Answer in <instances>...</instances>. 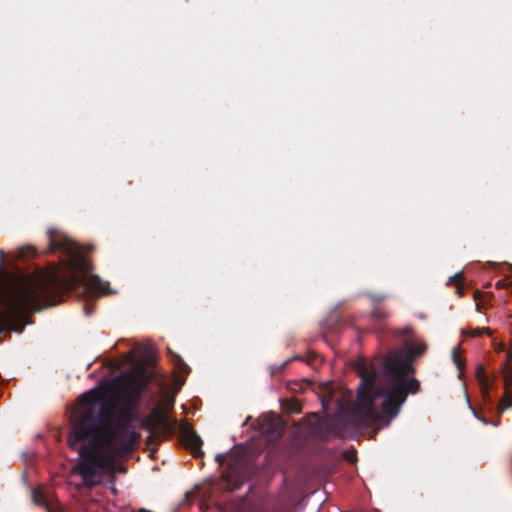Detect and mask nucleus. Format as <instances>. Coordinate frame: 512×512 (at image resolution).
<instances>
[{"instance_id":"nucleus-1","label":"nucleus","mask_w":512,"mask_h":512,"mask_svg":"<svg viewBox=\"0 0 512 512\" xmlns=\"http://www.w3.org/2000/svg\"><path fill=\"white\" fill-rule=\"evenodd\" d=\"M133 419L134 414L122 408L117 415L115 404L103 398L99 388L79 397L70 418L68 445L78 452L72 472L81 477L83 486L96 487L105 472H113V459L104 450L121 457L138 445L140 434L131 425Z\"/></svg>"},{"instance_id":"nucleus-2","label":"nucleus","mask_w":512,"mask_h":512,"mask_svg":"<svg viewBox=\"0 0 512 512\" xmlns=\"http://www.w3.org/2000/svg\"><path fill=\"white\" fill-rule=\"evenodd\" d=\"M48 247L45 253L61 252L70 256V272L61 275L57 271L44 274L41 278L25 277L14 279L11 285L3 289L0 311V332L18 331V319L27 313L37 312L44 307L60 303L63 297L83 285L85 292L97 296L111 293L109 284L97 275H89L91 264L78 254L75 242L61 231L47 230Z\"/></svg>"},{"instance_id":"nucleus-3","label":"nucleus","mask_w":512,"mask_h":512,"mask_svg":"<svg viewBox=\"0 0 512 512\" xmlns=\"http://www.w3.org/2000/svg\"><path fill=\"white\" fill-rule=\"evenodd\" d=\"M413 361L399 353L377 359V364L363 357L356 360L353 368L360 377L356 402L345 420L328 424V433L344 438L346 425L372 427L397 416L407 396L421 390L420 382L412 376L416 371Z\"/></svg>"},{"instance_id":"nucleus-4","label":"nucleus","mask_w":512,"mask_h":512,"mask_svg":"<svg viewBox=\"0 0 512 512\" xmlns=\"http://www.w3.org/2000/svg\"><path fill=\"white\" fill-rule=\"evenodd\" d=\"M152 378L153 374L144 367L124 373L116 378L121 388L122 409L134 414L142 394Z\"/></svg>"},{"instance_id":"nucleus-5","label":"nucleus","mask_w":512,"mask_h":512,"mask_svg":"<svg viewBox=\"0 0 512 512\" xmlns=\"http://www.w3.org/2000/svg\"><path fill=\"white\" fill-rule=\"evenodd\" d=\"M142 427L149 433V443L156 444L160 438L159 430L168 428V419L162 411L154 409L143 421Z\"/></svg>"},{"instance_id":"nucleus-6","label":"nucleus","mask_w":512,"mask_h":512,"mask_svg":"<svg viewBox=\"0 0 512 512\" xmlns=\"http://www.w3.org/2000/svg\"><path fill=\"white\" fill-rule=\"evenodd\" d=\"M181 441L183 445L191 451L194 457H202L204 455L201 449L203 441L192 427L188 425L183 426L181 430Z\"/></svg>"},{"instance_id":"nucleus-7","label":"nucleus","mask_w":512,"mask_h":512,"mask_svg":"<svg viewBox=\"0 0 512 512\" xmlns=\"http://www.w3.org/2000/svg\"><path fill=\"white\" fill-rule=\"evenodd\" d=\"M476 379H477V381L479 383L483 400L485 401V403L491 404L492 400H491V397H490V394H489V389H490L489 380H488V376L486 374V371H485V368H484L483 365H478L477 366V368H476Z\"/></svg>"},{"instance_id":"nucleus-8","label":"nucleus","mask_w":512,"mask_h":512,"mask_svg":"<svg viewBox=\"0 0 512 512\" xmlns=\"http://www.w3.org/2000/svg\"><path fill=\"white\" fill-rule=\"evenodd\" d=\"M279 426L275 415L267 414L260 419L259 430L262 434L274 435L278 432Z\"/></svg>"},{"instance_id":"nucleus-9","label":"nucleus","mask_w":512,"mask_h":512,"mask_svg":"<svg viewBox=\"0 0 512 512\" xmlns=\"http://www.w3.org/2000/svg\"><path fill=\"white\" fill-rule=\"evenodd\" d=\"M103 453L110 456L113 459V463H115V461H114V456H116L115 454H113L111 451H108V450H104ZM116 472L126 473V469L124 466H116V464H114L113 472H111V473L105 472L103 474L101 482L98 485H101L106 478H110L111 481H113Z\"/></svg>"},{"instance_id":"nucleus-10","label":"nucleus","mask_w":512,"mask_h":512,"mask_svg":"<svg viewBox=\"0 0 512 512\" xmlns=\"http://www.w3.org/2000/svg\"><path fill=\"white\" fill-rule=\"evenodd\" d=\"M461 333L464 336H468V337H472V338L480 337L484 334H486L488 336L492 335V331L489 328H479V327L462 329Z\"/></svg>"},{"instance_id":"nucleus-11","label":"nucleus","mask_w":512,"mask_h":512,"mask_svg":"<svg viewBox=\"0 0 512 512\" xmlns=\"http://www.w3.org/2000/svg\"><path fill=\"white\" fill-rule=\"evenodd\" d=\"M460 354H461V349L459 346H456L452 349V359L459 371V376H461L463 374L464 367H465V362L461 358Z\"/></svg>"},{"instance_id":"nucleus-12","label":"nucleus","mask_w":512,"mask_h":512,"mask_svg":"<svg viewBox=\"0 0 512 512\" xmlns=\"http://www.w3.org/2000/svg\"><path fill=\"white\" fill-rule=\"evenodd\" d=\"M169 353L173 355V361L175 363L176 369L183 374H188L190 371L189 366L184 362V360L177 354H173L170 349H168Z\"/></svg>"},{"instance_id":"nucleus-13","label":"nucleus","mask_w":512,"mask_h":512,"mask_svg":"<svg viewBox=\"0 0 512 512\" xmlns=\"http://www.w3.org/2000/svg\"><path fill=\"white\" fill-rule=\"evenodd\" d=\"M427 349V345L422 343L418 344L417 346H408V353L406 356L411 357L412 359H415V357L422 355Z\"/></svg>"},{"instance_id":"nucleus-14","label":"nucleus","mask_w":512,"mask_h":512,"mask_svg":"<svg viewBox=\"0 0 512 512\" xmlns=\"http://www.w3.org/2000/svg\"><path fill=\"white\" fill-rule=\"evenodd\" d=\"M32 496H33V501L36 504L45 506L48 512H54L52 510V508L50 507V505L48 504L45 495L41 491L34 490Z\"/></svg>"},{"instance_id":"nucleus-15","label":"nucleus","mask_w":512,"mask_h":512,"mask_svg":"<svg viewBox=\"0 0 512 512\" xmlns=\"http://www.w3.org/2000/svg\"><path fill=\"white\" fill-rule=\"evenodd\" d=\"M511 406H512V395H506L501 399L499 409L501 411H503L507 408H510Z\"/></svg>"},{"instance_id":"nucleus-16","label":"nucleus","mask_w":512,"mask_h":512,"mask_svg":"<svg viewBox=\"0 0 512 512\" xmlns=\"http://www.w3.org/2000/svg\"><path fill=\"white\" fill-rule=\"evenodd\" d=\"M370 316L375 320H382L387 317V313L381 309H374L371 311Z\"/></svg>"},{"instance_id":"nucleus-17","label":"nucleus","mask_w":512,"mask_h":512,"mask_svg":"<svg viewBox=\"0 0 512 512\" xmlns=\"http://www.w3.org/2000/svg\"><path fill=\"white\" fill-rule=\"evenodd\" d=\"M22 256H34L36 255V249L32 246L23 247L20 250Z\"/></svg>"},{"instance_id":"nucleus-18","label":"nucleus","mask_w":512,"mask_h":512,"mask_svg":"<svg viewBox=\"0 0 512 512\" xmlns=\"http://www.w3.org/2000/svg\"><path fill=\"white\" fill-rule=\"evenodd\" d=\"M506 372H505V381H506V386L508 385H512V368H510L507 364H506Z\"/></svg>"},{"instance_id":"nucleus-19","label":"nucleus","mask_w":512,"mask_h":512,"mask_svg":"<svg viewBox=\"0 0 512 512\" xmlns=\"http://www.w3.org/2000/svg\"><path fill=\"white\" fill-rule=\"evenodd\" d=\"M467 402H468L469 407H470L472 413L474 414V416L477 417L484 424H488L489 422H488V420L485 417H481V416L478 415V411L471 405V403L469 401V398H467Z\"/></svg>"},{"instance_id":"nucleus-20","label":"nucleus","mask_w":512,"mask_h":512,"mask_svg":"<svg viewBox=\"0 0 512 512\" xmlns=\"http://www.w3.org/2000/svg\"><path fill=\"white\" fill-rule=\"evenodd\" d=\"M289 410L292 413H300L301 412V406L298 402H294L292 406L289 408Z\"/></svg>"},{"instance_id":"nucleus-21","label":"nucleus","mask_w":512,"mask_h":512,"mask_svg":"<svg viewBox=\"0 0 512 512\" xmlns=\"http://www.w3.org/2000/svg\"><path fill=\"white\" fill-rule=\"evenodd\" d=\"M463 274L462 273H456L453 277L450 278L449 282L458 283L459 281L463 280Z\"/></svg>"},{"instance_id":"nucleus-22","label":"nucleus","mask_w":512,"mask_h":512,"mask_svg":"<svg viewBox=\"0 0 512 512\" xmlns=\"http://www.w3.org/2000/svg\"><path fill=\"white\" fill-rule=\"evenodd\" d=\"M410 334H411V329L410 328H406L404 330H401V331L397 332V335L402 336V337H409Z\"/></svg>"},{"instance_id":"nucleus-23","label":"nucleus","mask_w":512,"mask_h":512,"mask_svg":"<svg viewBox=\"0 0 512 512\" xmlns=\"http://www.w3.org/2000/svg\"><path fill=\"white\" fill-rule=\"evenodd\" d=\"M84 309H85L86 315H88V316L93 313V309L89 306V304H86Z\"/></svg>"},{"instance_id":"nucleus-24","label":"nucleus","mask_w":512,"mask_h":512,"mask_svg":"<svg viewBox=\"0 0 512 512\" xmlns=\"http://www.w3.org/2000/svg\"><path fill=\"white\" fill-rule=\"evenodd\" d=\"M316 358H317V355H316V354L311 355V356L309 357V359L307 360V362H308L309 364H312V363H313V361H314Z\"/></svg>"},{"instance_id":"nucleus-25","label":"nucleus","mask_w":512,"mask_h":512,"mask_svg":"<svg viewBox=\"0 0 512 512\" xmlns=\"http://www.w3.org/2000/svg\"><path fill=\"white\" fill-rule=\"evenodd\" d=\"M224 458H225V457H224L223 455H220V454H218V455L216 456V460H217V461H219L220 463H222V461L224 460Z\"/></svg>"},{"instance_id":"nucleus-26","label":"nucleus","mask_w":512,"mask_h":512,"mask_svg":"<svg viewBox=\"0 0 512 512\" xmlns=\"http://www.w3.org/2000/svg\"><path fill=\"white\" fill-rule=\"evenodd\" d=\"M133 359V353H130L127 357V361H132Z\"/></svg>"},{"instance_id":"nucleus-27","label":"nucleus","mask_w":512,"mask_h":512,"mask_svg":"<svg viewBox=\"0 0 512 512\" xmlns=\"http://www.w3.org/2000/svg\"><path fill=\"white\" fill-rule=\"evenodd\" d=\"M4 258V252L2 250H0V262L3 260Z\"/></svg>"},{"instance_id":"nucleus-28","label":"nucleus","mask_w":512,"mask_h":512,"mask_svg":"<svg viewBox=\"0 0 512 512\" xmlns=\"http://www.w3.org/2000/svg\"><path fill=\"white\" fill-rule=\"evenodd\" d=\"M139 512H151V511L146 510V509H141Z\"/></svg>"},{"instance_id":"nucleus-29","label":"nucleus","mask_w":512,"mask_h":512,"mask_svg":"<svg viewBox=\"0 0 512 512\" xmlns=\"http://www.w3.org/2000/svg\"><path fill=\"white\" fill-rule=\"evenodd\" d=\"M291 360H292V359H288V360L284 363V365H287L289 362H291Z\"/></svg>"},{"instance_id":"nucleus-30","label":"nucleus","mask_w":512,"mask_h":512,"mask_svg":"<svg viewBox=\"0 0 512 512\" xmlns=\"http://www.w3.org/2000/svg\"><path fill=\"white\" fill-rule=\"evenodd\" d=\"M348 461H353L352 457L347 456Z\"/></svg>"}]
</instances>
